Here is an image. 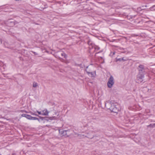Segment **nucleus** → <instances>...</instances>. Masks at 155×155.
Instances as JSON below:
<instances>
[{
    "label": "nucleus",
    "instance_id": "nucleus-1",
    "mask_svg": "<svg viewBox=\"0 0 155 155\" xmlns=\"http://www.w3.org/2000/svg\"><path fill=\"white\" fill-rule=\"evenodd\" d=\"M114 78L112 76H110L109 79L107 83V86L108 87L111 88L114 84Z\"/></svg>",
    "mask_w": 155,
    "mask_h": 155
},
{
    "label": "nucleus",
    "instance_id": "nucleus-2",
    "mask_svg": "<svg viewBox=\"0 0 155 155\" xmlns=\"http://www.w3.org/2000/svg\"><path fill=\"white\" fill-rule=\"evenodd\" d=\"M114 104V103L111 101H107L105 103V105L107 109L110 110Z\"/></svg>",
    "mask_w": 155,
    "mask_h": 155
},
{
    "label": "nucleus",
    "instance_id": "nucleus-3",
    "mask_svg": "<svg viewBox=\"0 0 155 155\" xmlns=\"http://www.w3.org/2000/svg\"><path fill=\"white\" fill-rule=\"evenodd\" d=\"M54 113L55 114H57V116H53L52 117H48L49 119L51 120H56L57 119L59 118V117H58L59 115V113L56 111L54 112Z\"/></svg>",
    "mask_w": 155,
    "mask_h": 155
},
{
    "label": "nucleus",
    "instance_id": "nucleus-4",
    "mask_svg": "<svg viewBox=\"0 0 155 155\" xmlns=\"http://www.w3.org/2000/svg\"><path fill=\"white\" fill-rule=\"evenodd\" d=\"M142 73H139L137 76V78L138 80H139L140 82L143 81L142 79L144 78V75Z\"/></svg>",
    "mask_w": 155,
    "mask_h": 155
},
{
    "label": "nucleus",
    "instance_id": "nucleus-5",
    "mask_svg": "<svg viewBox=\"0 0 155 155\" xmlns=\"http://www.w3.org/2000/svg\"><path fill=\"white\" fill-rule=\"evenodd\" d=\"M138 70L139 73H142L144 71V66L142 65H140L138 66Z\"/></svg>",
    "mask_w": 155,
    "mask_h": 155
},
{
    "label": "nucleus",
    "instance_id": "nucleus-6",
    "mask_svg": "<svg viewBox=\"0 0 155 155\" xmlns=\"http://www.w3.org/2000/svg\"><path fill=\"white\" fill-rule=\"evenodd\" d=\"M110 110L114 113H117L118 111V109L116 107V105L114 104V107H112Z\"/></svg>",
    "mask_w": 155,
    "mask_h": 155
},
{
    "label": "nucleus",
    "instance_id": "nucleus-7",
    "mask_svg": "<svg viewBox=\"0 0 155 155\" xmlns=\"http://www.w3.org/2000/svg\"><path fill=\"white\" fill-rule=\"evenodd\" d=\"M87 73L88 74V75L91 77H94L96 75L95 71L94 72H90L88 71H87Z\"/></svg>",
    "mask_w": 155,
    "mask_h": 155
},
{
    "label": "nucleus",
    "instance_id": "nucleus-8",
    "mask_svg": "<svg viewBox=\"0 0 155 155\" xmlns=\"http://www.w3.org/2000/svg\"><path fill=\"white\" fill-rule=\"evenodd\" d=\"M49 112L48 111L47 109H45L42 111V115L44 116H47L48 115Z\"/></svg>",
    "mask_w": 155,
    "mask_h": 155
},
{
    "label": "nucleus",
    "instance_id": "nucleus-9",
    "mask_svg": "<svg viewBox=\"0 0 155 155\" xmlns=\"http://www.w3.org/2000/svg\"><path fill=\"white\" fill-rule=\"evenodd\" d=\"M21 116L23 117H25L28 119L31 120V116L29 115L23 114L21 115Z\"/></svg>",
    "mask_w": 155,
    "mask_h": 155
},
{
    "label": "nucleus",
    "instance_id": "nucleus-10",
    "mask_svg": "<svg viewBox=\"0 0 155 155\" xmlns=\"http://www.w3.org/2000/svg\"><path fill=\"white\" fill-rule=\"evenodd\" d=\"M147 127H150L151 128H153L155 127V123L153 124H150V125L147 126Z\"/></svg>",
    "mask_w": 155,
    "mask_h": 155
},
{
    "label": "nucleus",
    "instance_id": "nucleus-11",
    "mask_svg": "<svg viewBox=\"0 0 155 155\" xmlns=\"http://www.w3.org/2000/svg\"><path fill=\"white\" fill-rule=\"evenodd\" d=\"M61 55L62 56H64L65 58H66L67 57V55L65 54L64 52H62L61 53Z\"/></svg>",
    "mask_w": 155,
    "mask_h": 155
},
{
    "label": "nucleus",
    "instance_id": "nucleus-12",
    "mask_svg": "<svg viewBox=\"0 0 155 155\" xmlns=\"http://www.w3.org/2000/svg\"><path fill=\"white\" fill-rule=\"evenodd\" d=\"M38 86V84L34 82L33 84V87H36Z\"/></svg>",
    "mask_w": 155,
    "mask_h": 155
},
{
    "label": "nucleus",
    "instance_id": "nucleus-13",
    "mask_svg": "<svg viewBox=\"0 0 155 155\" xmlns=\"http://www.w3.org/2000/svg\"><path fill=\"white\" fill-rule=\"evenodd\" d=\"M31 120H37L38 121H39V119L37 117H31Z\"/></svg>",
    "mask_w": 155,
    "mask_h": 155
},
{
    "label": "nucleus",
    "instance_id": "nucleus-14",
    "mask_svg": "<svg viewBox=\"0 0 155 155\" xmlns=\"http://www.w3.org/2000/svg\"><path fill=\"white\" fill-rule=\"evenodd\" d=\"M94 48L95 50L97 51L99 50L100 49V48L97 46H94Z\"/></svg>",
    "mask_w": 155,
    "mask_h": 155
},
{
    "label": "nucleus",
    "instance_id": "nucleus-15",
    "mask_svg": "<svg viewBox=\"0 0 155 155\" xmlns=\"http://www.w3.org/2000/svg\"><path fill=\"white\" fill-rule=\"evenodd\" d=\"M118 60L120 61H121L122 60L124 61H126V60L124 59V58H121L118 59Z\"/></svg>",
    "mask_w": 155,
    "mask_h": 155
},
{
    "label": "nucleus",
    "instance_id": "nucleus-16",
    "mask_svg": "<svg viewBox=\"0 0 155 155\" xmlns=\"http://www.w3.org/2000/svg\"><path fill=\"white\" fill-rule=\"evenodd\" d=\"M36 112L38 114L42 115V112L41 113V112H39L38 111H37Z\"/></svg>",
    "mask_w": 155,
    "mask_h": 155
},
{
    "label": "nucleus",
    "instance_id": "nucleus-17",
    "mask_svg": "<svg viewBox=\"0 0 155 155\" xmlns=\"http://www.w3.org/2000/svg\"><path fill=\"white\" fill-rule=\"evenodd\" d=\"M67 132V131L66 130H64L63 131V134H64V135H65L66 134Z\"/></svg>",
    "mask_w": 155,
    "mask_h": 155
},
{
    "label": "nucleus",
    "instance_id": "nucleus-18",
    "mask_svg": "<svg viewBox=\"0 0 155 155\" xmlns=\"http://www.w3.org/2000/svg\"><path fill=\"white\" fill-rule=\"evenodd\" d=\"M32 115H35V116H38L39 117L40 116H39L38 115L36 114H32Z\"/></svg>",
    "mask_w": 155,
    "mask_h": 155
},
{
    "label": "nucleus",
    "instance_id": "nucleus-19",
    "mask_svg": "<svg viewBox=\"0 0 155 155\" xmlns=\"http://www.w3.org/2000/svg\"><path fill=\"white\" fill-rule=\"evenodd\" d=\"M39 117L40 118V119H41L42 120H43V117H41L40 116H39Z\"/></svg>",
    "mask_w": 155,
    "mask_h": 155
},
{
    "label": "nucleus",
    "instance_id": "nucleus-20",
    "mask_svg": "<svg viewBox=\"0 0 155 155\" xmlns=\"http://www.w3.org/2000/svg\"><path fill=\"white\" fill-rule=\"evenodd\" d=\"M33 53H34V54L35 55H37V54L35 52H33Z\"/></svg>",
    "mask_w": 155,
    "mask_h": 155
},
{
    "label": "nucleus",
    "instance_id": "nucleus-21",
    "mask_svg": "<svg viewBox=\"0 0 155 155\" xmlns=\"http://www.w3.org/2000/svg\"><path fill=\"white\" fill-rule=\"evenodd\" d=\"M15 1H21V0H15Z\"/></svg>",
    "mask_w": 155,
    "mask_h": 155
},
{
    "label": "nucleus",
    "instance_id": "nucleus-22",
    "mask_svg": "<svg viewBox=\"0 0 155 155\" xmlns=\"http://www.w3.org/2000/svg\"><path fill=\"white\" fill-rule=\"evenodd\" d=\"M114 54H115V52H113V55H114Z\"/></svg>",
    "mask_w": 155,
    "mask_h": 155
}]
</instances>
